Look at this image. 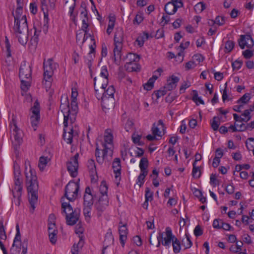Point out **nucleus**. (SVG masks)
<instances>
[{"instance_id": "nucleus-1", "label": "nucleus", "mask_w": 254, "mask_h": 254, "mask_svg": "<svg viewBox=\"0 0 254 254\" xmlns=\"http://www.w3.org/2000/svg\"><path fill=\"white\" fill-rule=\"evenodd\" d=\"M113 139L111 130L107 129L105 132L104 141H100L101 147L96 143L95 156L99 164H102L104 162H108L112 159L113 150Z\"/></svg>"}, {"instance_id": "nucleus-2", "label": "nucleus", "mask_w": 254, "mask_h": 254, "mask_svg": "<svg viewBox=\"0 0 254 254\" xmlns=\"http://www.w3.org/2000/svg\"><path fill=\"white\" fill-rule=\"evenodd\" d=\"M25 183L28 193L29 200L33 210L38 200V190L39 189L37 177L36 172L31 167L28 162L25 168Z\"/></svg>"}, {"instance_id": "nucleus-3", "label": "nucleus", "mask_w": 254, "mask_h": 254, "mask_svg": "<svg viewBox=\"0 0 254 254\" xmlns=\"http://www.w3.org/2000/svg\"><path fill=\"white\" fill-rule=\"evenodd\" d=\"M65 102H67V105L62 103L60 108L64 116V126L65 127H67L68 123L72 124L75 122L78 107L77 100H71L70 107H69L67 98H66Z\"/></svg>"}, {"instance_id": "nucleus-4", "label": "nucleus", "mask_w": 254, "mask_h": 254, "mask_svg": "<svg viewBox=\"0 0 254 254\" xmlns=\"http://www.w3.org/2000/svg\"><path fill=\"white\" fill-rule=\"evenodd\" d=\"M62 213L65 215L66 224L70 226L75 224L79 218L80 210L76 209L73 210L69 203L64 201V197L62 198Z\"/></svg>"}, {"instance_id": "nucleus-5", "label": "nucleus", "mask_w": 254, "mask_h": 254, "mask_svg": "<svg viewBox=\"0 0 254 254\" xmlns=\"http://www.w3.org/2000/svg\"><path fill=\"white\" fill-rule=\"evenodd\" d=\"M114 49L113 50L115 63L120 64L121 61V50L124 41V31L122 28L118 27L114 35Z\"/></svg>"}, {"instance_id": "nucleus-6", "label": "nucleus", "mask_w": 254, "mask_h": 254, "mask_svg": "<svg viewBox=\"0 0 254 254\" xmlns=\"http://www.w3.org/2000/svg\"><path fill=\"white\" fill-rule=\"evenodd\" d=\"M79 187V181H70L65 187L64 196L69 201H73L78 196Z\"/></svg>"}, {"instance_id": "nucleus-7", "label": "nucleus", "mask_w": 254, "mask_h": 254, "mask_svg": "<svg viewBox=\"0 0 254 254\" xmlns=\"http://www.w3.org/2000/svg\"><path fill=\"white\" fill-rule=\"evenodd\" d=\"M11 137H13L15 143L19 144L22 141V131L18 127L16 124V116L13 114L9 123Z\"/></svg>"}, {"instance_id": "nucleus-8", "label": "nucleus", "mask_w": 254, "mask_h": 254, "mask_svg": "<svg viewBox=\"0 0 254 254\" xmlns=\"http://www.w3.org/2000/svg\"><path fill=\"white\" fill-rule=\"evenodd\" d=\"M108 76L109 73L107 67L106 66H103L101 68L100 75L94 78V87H96L97 90L99 89L102 91L103 90L101 87L108 85Z\"/></svg>"}, {"instance_id": "nucleus-9", "label": "nucleus", "mask_w": 254, "mask_h": 254, "mask_svg": "<svg viewBox=\"0 0 254 254\" xmlns=\"http://www.w3.org/2000/svg\"><path fill=\"white\" fill-rule=\"evenodd\" d=\"M58 66V64L54 62L52 59H49L47 61H44L43 63L44 78L50 77L52 78L54 74V70H56Z\"/></svg>"}, {"instance_id": "nucleus-10", "label": "nucleus", "mask_w": 254, "mask_h": 254, "mask_svg": "<svg viewBox=\"0 0 254 254\" xmlns=\"http://www.w3.org/2000/svg\"><path fill=\"white\" fill-rule=\"evenodd\" d=\"M40 110L39 103L36 101L31 109L32 115L30 117V121L32 127L34 130H36V127L40 120Z\"/></svg>"}, {"instance_id": "nucleus-11", "label": "nucleus", "mask_w": 254, "mask_h": 254, "mask_svg": "<svg viewBox=\"0 0 254 254\" xmlns=\"http://www.w3.org/2000/svg\"><path fill=\"white\" fill-rule=\"evenodd\" d=\"M79 154L76 153L75 155L71 157L67 162L66 166L67 171L72 177H75L77 175V170L78 168V159Z\"/></svg>"}, {"instance_id": "nucleus-12", "label": "nucleus", "mask_w": 254, "mask_h": 254, "mask_svg": "<svg viewBox=\"0 0 254 254\" xmlns=\"http://www.w3.org/2000/svg\"><path fill=\"white\" fill-rule=\"evenodd\" d=\"M107 86H104L103 87H101L102 89L100 90V89H98L96 87H94V89L95 91V94L97 98L98 99H100V97L105 96L107 97H114V94L115 92V89L113 86L111 85L108 87V88L106 89V88Z\"/></svg>"}, {"instance_id": "nucleus-13", "label": "nucleus", "mask_w": 254, "mask_h": 254, "mask_svg": "<svg viewBox=\"0 0 254 254\" xmlns=\"http://www.w3.org/2000/svg\"><path fill=\"white\" fill-rule=\"evenodd\" d=\"M19 75L20 79L26 78L29 79L31 77V69L30 66L24 62L19 68Z\"/></svg>"}, {"instance_id": "nucleus-14", "label": "nucleus", "mask_w": 254, "mask_h": 254, "mask_svg": "<svg viewBox=\"0 0 254 254\" xmlns=\"http://www.w3.org/2000/svg\"><path fill=\"white\" fill-rule=\"evenodd\" d=\"M183 6V3L178 2V3H175L174 2L170 1L165 4L164 10L168 14H174L177 11L178 8L182 7Z\"/></svg>"}, {"instance_id": "nucleus-15", "label": "nucleus", "mask_w": 254, "mask_h": 254, "mask_svg": "<svg viewBox=\"0 0 254 254\" xmlns=\"http://www.w3.org/2000/svg\"><path fill=\"white\" fill-rule=\"evenodd\" d=\"M13 34L18 42L22 46H25L28 40V30L20 32H13Z\"/></svg>"}, {"instance_id": "nucleus-16", "label": "nucleus", "mask_w": 254, "mask_h": 254, "mask_svg": "<svg viewBox=\"0 0 254 254\" xmlns=\"http://www.w3.org/2000/svg\"><path fill=\"white\" fill-rule=\"evenodd\" d=\"M13 30V32H20L28 30L27 20L22 19L20 21H14Z\"/></svg>"}, {"instance_id": "nucleus-17", "label": "nucleus", "mask_w": 254, "mask_h": 254, "mask_svg": "<svg viewBox=\"0 0 254 254\" xmlns=\"http://www.w3.org/2000/svg\"><path fill=\"white\" fill-rule=\"evenodd\" d=\"M179 81V78L173 75L167 79V83L164 86V88L168 91H171L176 87Z\"/></svg>"}, {"instance_id": "nucleus-18", "label": "nucleus", "mask_w": 254, "mask_h": 254, "mask_svg": "<svg viewBox=\"0 0 254 254\" xmlns=\"http://www.w3.org/2000/svg\"><path fill=\"white\" fill-rule=\"evenodd\" d=\"M93 204V195L90 187H87L85 190L84 195V206H92Z\"/></svg>"}, {"instance_id": "nucleus-19", "label": "nucleus", "mask_w": 254, "mask_h": 254, "mask_svg": "<svg viewBox=\"0 0 254 254\" xmlns=\"http://www.w3.org/2000/svg\"><path fill=\"white\" fill-rule=\"evenodd\" d=\"M102 100V106L104 109H110L114 107L115 100L114 97H107L105 96L100 97Z\"/></svg>"}, {"instance_id": "nucleus-20", "label": "nucleus", "mask_w": 254, "mask_h": 254, "mask_svg": "<svg viewBox=\"0 0 254 254\" xmlns=\"http://www.w3.org/2000/svg\"><path fill=\"white\" fill-rule=\"evenodd\" d=\"M119 232L120 234V241L123 247L127 239V229L126 224L120 225L119 227Z\"/></svg>"}, {"instance_id": "nucleus-21", "label": "nucleus", "mask_w": 254, "mask_h": 254, "mask_svg": "<svg viewBox=\"0 0 254 254\" xmlns=\"http://www.w3.org/2000/svg\"><path fill=\"white\" fill-rule=\"evenodd\" d=\"M166 237L164 239V241H162V244L164 246H169L175 238V237L173 235L172 230L170 227L166 228Z\"/></svg>"}, {"instance_id": "nucleus-22", "label": "nucleus", "mask_w": 254, "mask_h": 254, "mask_svg": "<svg viewBox=\"0 0 254 254\" xmlns=\"http://www.w3.org/2000/svg\"><path fill=\"white\" fill-rule=\"evenodd\" d=\"M22 190V187L14 186L12 190L13 197L15 198V203L17 205L20 204V199L21 195Z\"/></svg>"}, {"instance_id": "nucleus-23", "label": "nucleus", "mask_w": 254, "mask_h": 254, "mask_svg": "<svg viewBox=\"0 0 254 254\" xmlns=\"http://www.w3.org/2000/svg\"><path fill=\"white\" fill-rule=\"evenodd\" d=\"M164 125L162 120H159L157 124L154 123L152 128V133L154 135L161 136L160 129H163Z\"/></svg>"}, {"instance_id": "nucleus-24", "label": "nucleus", "mask_w": 254, "mask_h": 254, "mask_svg": "<svg viewBox=\"0 0 254 254\" xmlns=\"http://www.w3.org/2000/svg\"><path fill=\"white\" fill-rule=\"evenodd\" d=\"M12 14L14 18V21H20L21 19L27 20L25 15H22V6H18L15 10V12H13Z\"/></svg>"}, {"instance_id": "nucleus-25", "label": "nucleus", "mask_w": 254, "mask_h": 254, "mask_svg": "<svg viewBox=\"0 0 254 254\" xmlns=\"http://www.w3.org/2000/svg\"><path fill=\"white\" fill-rule=\"evenodd\" d=\"M112 167L114 170V172L115 174V177L117 178L120 176L121 166L120 159L119 158H116L115 159L113 162Z\"/></svg>"}, {"instance_id": "nucleus-26", "label": "nucleus", "mask_w": 254, "mask_h": 254, "mask_svg": "<svg viewBox=\"0 0 254 254\" xmlns=\"http://www.w3.org/2000/svg\"><path fill=\"white\" fill-rule=\"evenodd\" d=\"M108 205V201L106 198H100L98 202L96 204L97 210L99 212V215H101V213L104 211L105 207Z\"/></svg>"}, {"instance_id": "nucleus-27", "label": "nucleus", "mask_w": 254, "mask_h": 254, "mask_svg": "<svg viewBox=\"0 0 254 254\" xmlns=\"http://www.w3.org/2000/svg\"><path fill=\"white\" fill-rule=\"evenodd\" d=\"M56 217L54 214H51L49 216L48 219V232L57 230L56 225Z\"/></svg>"}, {"instance_id": "nucleus-28", "label": "nucleus", "mask_w": 254, "mask_h": 254, "mask_svg": "<svg viewBox=\"0 0 254 254\" xmlns=\"http://www.w3.org/2000/svg\"><path fill=\"white\" fill-rule=\"evenodd\" d=\"M140 59L139 56L135 54L128 53L125 59L126 64H129L133 62H138Z\"/></svg>"}, {"instance_id": "nucleus-29", "label": "nucleus", "mask_w": 254, "mask_h": 254, "mask_svg": "<svg viewBox=\"0 0 254 254\" xmlns=\"http://www.w3.org/2000/svg\"><path fill=\"white\" fill-rule=\"evenodd\" d=\"M125 67L127 70L129 72L138 71L140 70V66L137 64V62H133L129 64H126Z\"/></svg>"}, {"instance_id": "nucleus-30", "label": "nucleus", "mask_w": 254, "mask_h": 254, "mask_svg": "<svg viewBox=\"0 0 254 254\" xmlns=\"http://www.w3.org/2000/svg\"><path fill=\"white\" fill-rule=\"evenodd\" d=\"M148 167V161L147 158L143 157L139 163V168L141 172L148 173L147 168Z\"/></svg>"}, {"instance_id": "nucleus-31", "label": "nucleus", "mask_w": 254, "mask_h": 254, "mask_svg": "<svg viewBox=\"0 0 254 254\" xmlns=\"http://www.w3.org/2000/svg\"><path fill=\"white\" fill-rule=\"evenodd\" d=\"M50 161V159L48 157L41 156L40 157L38 167L40 171H43L46 166L48 162Z\"/></svg>"}, {"instance_id": "nucleus-32", "label": "nucleus", "mask_w": 254, "mask_h": 254, "mask_svg": "<svg viewBox=\"0 0 254 254\" xmlns=\"http://www.w3.org/2000/svg\"><path fill=\"white\" fill-rule=\"evenodd\" d=\"M67 129H64V138L67 143H71L72 141L73 137V129H69L68 131H66Z\"/></svg>"}, {"instance_id": "nucleus-33", "label": "nucleus", "mask_w": 254, "mask_h": 254, "mask_svg": "<svg viewBox=\"0 0 254 254\" xmlns=\"http://www.w3.org/2000/svg\"><path fill=\"white\" fill-rule=\"evenodd\" d=\"M114 242V238L112 234V233H107L105 238L104 242V251L105 249L107 248L109 246L112 245Z\"/></svg>"}, {"instance_id": "nucleus-34", "label": "nucleus", "mask_w": 254, "mask_h": 254, "mask_svg": "<svg viewBox=\"0 0 254 254\" xmlns=\"http://www.w3.org/2000/svg\"><path fill=\"white\" fill-rule=\"evenodd\" d=\"M34 34L31 37V40H30V42L32 45L36 46L38 43V42L39 36L40 34L41 30L36 28L35 27V26L34 27Z\"/></svg>"}, {"instance_id": "nucleus-35", "label": "nucleus", "mask_w": 254, "mask_h": 254, "mask_svg": "<svg viewBox=\"0 0 254 254\" xmlns=\"http://www.w3.org/2000/svg\"><path fill=\"white\" fill-rule=\"evenodd\" d=\"M99 191L100 193L102 194V197L101 198H104L105 196V198L107 199V193L108 191V187L106 184L102 182L99 187Z\"/></svg>"}, {"instance_id": "nucleus-36", "label": "nucleus", "mask_w": 254, "mask_h": 254, "mask_svg": "<svg viewBox=\"0 0 254 254\" xmlns=\"http://www.w3.org/2000/svg\"><path fill=\"white\" fill-rule=\"evenodd\" d=\"M115 18L113 16L110 17L108 25V28L107 29V33L108 35H110L112 33L115 26Z\"/></svg>"}, {"instance_id": "nucleus-37", "label": "nucleus", "mask_w": 254, "mask_h": 254, "mask_svg": "<svg viewBox=\"0 0 254 254\" xmlns=\"http://www.w3.org/2000/svg\"><path fill=\"white\" fill-rule=\"evenodd\" d=\"M16 234L15 237L14 238L13 243L12 244V247H18L17 243H20L21 241V236L19 231V228L18 224H17L16 226Z\"/></svg>"}, {"instance_id": "nucleus-38", "label": "nucleus", "mask_w": 254, "mask_h": 254, "mask_svg": "<svg viewBox=\"0 0 254 254\" xmlns=\"http://www.w3.org/2000/svg\"><path fill=\"white\" fill-rule=\"evenodd\" d=\"M173 251L175 253H178L181 250V245L180 241L175 237L172 242Z\"/></svg>"}, {"instance_id": "nucleus-39", "label": "nucleus", "mask_w": 254, "mask_h": 254, "mask_svg": "<svg viewBox=\"0 0 254 254\" xmlns=\"http://www.w3.org/2000/svg\"><path fill=\"white\" fill-rule=\"evenodd\" d=\"M31 78L29 79H26V78H24L23 79H21V88L22 90L26 91L28 90L29 87L30 86V81Z\"/></svg>"}, {"instance_id": "nucleus-40", "label": "nucleus", "mask_w": 254, "mask_h": 254, "mask_svg": "<svg viewBox=\"0 0 254 254\" xmlns=\"http://www.w3.org/2000/svg\"><path fill=\"white\" fill-rule=\"evenodd\" d=\"M205 9V4L203 2H199L194 6V9L196 13H200Z\"/></svg>"}, {"instance_id": "nucleus-41", "label": "nucleus", "mask_w": 254, "mask_h": 254, "mask_svg": "<svg viewBox=\"0 0 254 254\" xmlns=\"http://www.w3.org/2000/svg\"><path fill=\"white\" fill-rule=\"evenodd\" d=\"M84 242L80 239L77 245H73L72 249H71L72 254H78V247H82L83 245Z\"/></svg>"}, {"instance_id": "nucleus-42", "label": "nucleus", "mask_w": 254, "mask_h": 254, "mask_svg": "<svg viewBox=\"0 0 254 254\" xmlns=\"http://www.w3.org/2000/svg\"><path fill=\"white\" fill-rule=\"evenodd\" d=\"M148 173L141 172L137 178V181L136 183L139 185V187H141L144 182V179L147 175Z\"/></svg>"}, {"instance_id": "nucleus-43", "label": "nucleus", "mask_w": 254, "mask_h": 254, "mask_svg": "<svg viewBox=\"0 0 254 254\" xmlns=\"http://www.w3.org/2000/svg\"><path fill=\"white\" fill-rule=\"evenodd\" d=\"M50 79L44 77V80L43 81V84L44 85L46 91H48L51 87L52 82L53 81V78L52 77H50Z\"/></svg>"}, {"instance_id": "nucleus-44", "label": "nucleus", "mask_w": 254, "mask_h": 254, "mask_svg": "<svg viewBox=\"0 0 254 254\" xmlns=\"http://www.w3.org/2000/svg\"><path fill=\"white\" fill-rule=\"evenodd\" d=\"M250 100V94L246 93L238 101V103L243 105L244 104L248 103Z\"/></svg>"}, {"instance_id": "nucleus-45", "label": "nucleus", "mask_w": 254, "mask_h": 254, "mask_svg": "<svg viewBox=\"0 0 254 254\" xmlns=\"http://www.w3.org/2000/svg\"><path fill=\"white\" fill-rule=\"evenodd\" d=\"M211 124V127L214 130H217L220 125L219 118L217 117H214Z\"/></svg>"}, {"instance_id": "nucleus-46", "label": "nucleus", "mask_w": 254, "mask_h": 254, "mask_svg": "<svg viewBox=\"0 0 254 254\" xmlns=\"http://www.w3.org/2000/svg\"><path fill=\"white\" fill-rule=\"evenodd\" d=\"M192 175L194 178H198L200 176V171L199 168L195 166V162L193 163Z\"/></svg>"}, {"instance_id": "nucleus-47", "label": "nucleus", "mask_w": 254, "mask_h": 254, "mask_svg": "<svg viewBox=\"0 0 254 254\" xmlns=\"http://www.w3.org/2000/svg\"><path fill=\"white\" fill-rule=\"evenodd\" d=\"M143 14L141 12H138L133 20V23L134 24L138 25L143 21Z\"/></svg>"}, {"instance_id": "nucleus-48", "label": "nucleus", "mask_w": 254, "mask_h": 254, "mask_svg": "<svg viewBox=\"0 0 254 254\" xmlns=\"http://www.w3.org/2000/svg\"><path fill=\"white\" fill-rule=\"evenodd\" d=\"M247 43L246 41V35H241L239 40V45L240 48L244 49L245 47L247 48Z\"/></svg>"}, {"instance_id": "nucleus-49", "label": "nucleus", "mask_w": 254, "mask_h": 254, "mask_svg": "<svg viewBox=\"0 0 254 254\" xmlns=\"http://www.w3.org/2000/svg\"><path fill=\"white\" fill-rule=\"evenodd\" d=\"M213 24L216 23L219 26H221L224 24L225 22V19L224 17L218 16L216 17L214 21L212 20Z\"/></svg>"}, {"instance_id": "nucleus-50", "label": "nucleus", "mask_w": 254, "mask_h": 254, "mask_svg": "<svg viewBox=\"0 0 254 254\" xmlns=\"http://www.w3.org/2000/svg\"><path fill=\"white\" fill-rule=\"evenodd\" d=\"M234 47V43L233 41L229 40L227 41V42L225 44V52H230Z\"/></svg>"}, {"instance_id": "nucleus-51", "label": "nucleus", "mask_w": 254, "mask_h": 254, "mask_svg": "<svg viewBox=\"0 0 254 254\" xmlns=\"http://www.w3.org/2000/svg\"><path fill=\"white\" fill-rule=\"evenodd\" d=\"M167 90L164 88L163 89L159 90L154 93V95L156 96V99H158L162 96H163L167 93Z\"/></svg>"}, {"instance_id": "nucleus-52", "label": "nucleus", "mask_w": 254, "mask_h": 254, "mask_svg": "<svg viewBox=\"0 0 254 254\" xmlns=\"http://www.w3.org/2000/svg\"><path fill=\"white\" fill-rule=\"evenodd\" d=\"M250 114L251 113L249 112L248 111L245 110L244 112L242 115L243 117H242V118L241 120L245 122H247L250 121L251 119V116L250 115Z\"/></svg>"}, {"instance_id": "nucleus-53", "label": "nucleus", "mask_w": 254, "mask_h": 254, "mask_svg": "<svg viewBox=\"0 0 254 254\" xmlns=\"http://www.w3.org/2000/svg\"><path fill=\"white\" fill-rule=\"evenodd\" d=\"M145 200L147 201H151L153 199V192L150 191L149 188H146L145 189Z\"/></svg>"}, {"instance_id": "nucleus-54", "label": "nucleus", "mask_w": 254, "mask_h": 254, "mask_svg": "<svg viewBox=\"0 0 254 254\" xmlns=\"http://www.w3.org/2000/svg\"><path fill=\"white\" fill-rule=\"evenodd\" d=\"M87 166L90 171L92 172L93 173L96 172L95 163L93 160L90 159L88 160Z\"/></svg>"}, {"instance_id": "nucleus-55", "label": "nucleus", "mask_w": 254, "mask_h": 254, "mask_svg": "<svg viewBox=\"0 0 254 254\" xmlns=\"http://www.w3.org/2000/svg\"><path fill=\"white\" fill-rule=\"evenodd\" d=\"M153 84L154 79H149L147 82L144 85V88L147 91L150 90L153 88Z\"/></svg>"}, {"instance_id": "nucleus-56", "label": "nucleus", "mask_w": 254, "mask_h": 254, "mask_svg": "<svg viewBox=\"0 0 254 254\" xmlns=\"http://www.w3.org/2000/svg\"><path fill=\"white\" fill-rule=\"evenodd\" d=\"M92 206H84L83 214L85 217H90V213Z\"/></svg>"}, {"instance_id": "nucleus-57", "label": "nucleus", "mask_w": 254, "mask_h": 254, "mask_svg": "<svg viewBox=\"0 0 254 254\" xmlns=\"http://www.w3.org/2000/svg\"><path fill=\"white\" fill-rule=\"evenodd\" d=\"M247 148L249 150H253L254 149V139L253 138H250L248 139V141L246 143Z\"/></svg>"}, {"instance_id": "nucleus-58", "label": "nucleus", "mask_w": 254, "mask_h": 254, "mask_svg": "<svg viewBox=\"0 0 254 254\" xmlns=\"http://www.w3.org/2000/svg\"><path fill=\"white\" fill-rule=\"evenodd\" d=\"M190 86V83L189 81H184L180 89V93H183L185 92V90L189 88Z\"/></svg>"}, {"instance_id": "nucleus-59", "label": "nucleus", "mask_w": 254, "mask_h": 254, "mask_svg": "<svg viewBox=\"0 0 254 254\" xmlns=\"http://www.w3.org/2000/svg\"><path fill=\"white\" fill-rule=\"evenodd\" d=\"M17 173L18 174L17 176L16 175V173H15V182L14 185L15 186H19V187H22L21 185V181L19 178V175H20V171L19 170H17Z\"/></svg>"}, {"instance_id": "nucleus-60", "label": "nucleus", "mask_w": 254, "mask_h": 254, "mask_svg": "<svg viewBox=\"0 0 254 254\" xmlns=\"http://www.w3.org/2000/svg\"><path fill=\"white\" fill-rule=\"evenodd\" d=\"M246 41L247 43L246 44H247V48H251L253 47L254 43V41L252 37L250 35H246Z\"/></svg>"}, {"instance_id": "nucleus-61", "label": "nucleus", "mask_w": 254, "mask_h": 254, "mask_svg": "<svg viewBox=\"0 0 254 254\" xmlns=\"http://www.w3.org/2000/svg\"><path fill=\"white\" fill-rule=\"evenodd\" d=\"M192 99L195 102H199L200 104H204L203 101L200 98V97L198 96L197 93L196 91H193V96Z\"/></svg>"}, {"instance_id": "nucleus-62", "label": "nucleus", "mask_w": 254, "mask_h": 254, "mask_svg": "<svg viewBox=\"0 0 254 254\" xmlns=\"http://www.w3.org/2000/svg\"><path fill=\"white\" fill-rule=\"evenodd\" d=\"M243 55L246 59H250L254 56V53L252 50H246L243 52Z\"/></svg>"}, {"instance_id": "nucleus-63", "label": "nucleus", "mask_w": 254, "mask_h": 254, "mask_svg": "<svg viewBox=\"0 0 254 254\" xmlns=\"http://www.w3.org/2000/svg\"><path fill=\"white\" fill-rule=\"evenodd\" d=\"M242 62L241 61H235L234 63H232V67L234 69L238 70L239 69L242 65Z\"/></svg>"}, {"instance_id": "nucleus-64", "label": "nucleus", "mask_w": 254, "mask_h": 254, "mask_svg": "<svg viewBox=\"0 0 254 254\" xmlns=\"http://www.w3.org/2000/svg\"><path fill=\"white\" fill-rule=\"evenodd\" d=\"M203 234V231L201 229L200 226L197 225L195 227L194 230V234L196 237H198L202 235Z\"/></svg>"}]
</instances>
